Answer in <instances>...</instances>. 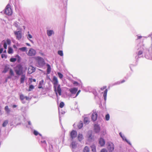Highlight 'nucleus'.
<instances>
[{"label":"nucleus","instance_id":"1","mask_svg":"<svg viewBox=\"0 0 152 152\" xmlns=\"http://www.w3.org/2000/svg\"><path fill=\"white\" fill-rule=\"evenodd\" d=\"M52 82L53 85L54 91L56 92V96H58V93L59 95L61 96V90L60 85L58 84V81L57 77L56 76H54Z\"/></svg>","mask_w":152,"mask_h":152},{"label":"nucleus","instance_id":"2","mask_svg":"<svg viewBox=\"0 0 152 152\" xmlns=\"http://www.w3.org/2000/svg\"><path fill=\"white\" fill-rule=\"evenodd\" d=\"M11 42V40L9 39L3 40L0 44V53H1L3 51L4 53H6L7 45H10Z\"/></svg>","mask_w":152,"mask_h":152},{"label":"nucleus","instance_id":"3","mask_svg":"<svg viewBox=\"0 0 152 152\" xmlns=\"http://www.w3.org/2000/svg\"><path fill=\"white\" fill-rule=\"evenodd\" d=\"M15 71L16 74L18 75H20L23 74V67L21 65L17 66L15 68Z\"/></svg>","mask_w":152,"mask_h":152},{"label":"nucleus","instance_id":"4","mask_svg":"<svg viewBox=\"0 0 152 152\" xmlns=\"http://www.w3.org/2000/svg\"><path fill=\"white\" fill-rule=\"evenodd\" d=\"M10 7V5L8 4L7 6L4 11L5 13L8 15H10L12 13V11Z\"/></svg>","mask_w":152,"mask_h":152},{"label":"nucleus","instance_id":"5","mask_svg":"<svg viewBox=\"0 0 152 152\" xmlns=\"http://www.w3.org/2000/svg\"><path fill=\"white\" fill-rule=\"evenodd\" d=\"M38 66L41 67L43 66L45 64V62L42 58H38L37 59Z\"/></svg>","mask_w":152,"mask_h":152},{"label":"nucleus","instance_id":"6","mask_svg":"<svg viewBox=\"0 0 152 152\" xmlns=\"http://www.w3.org/2000/svg\"><path fill=\"white\" fill-rule=\"evenodd\" d=\"M108 145L107 148L109 152H112L114 149V144L111 142H108L107 143Z\"/></svg>","mask_w":152,"mask_h":152},{"label":"nucleus","instance_id":"7","mask_svg":"<svg viewBox=\"0 0 152 152\" xmlns=\"http://www.w3.org/2000/svg\"><path fill=\"white\" fill-rule=\"evenodd\" d=\"M36 54V51L33 48H30L29 49L27 54L29 56H34Z\"/></svg>","mask_w":152,"mask_h":152},{"label":"nucleus","instance_id":"8","mask_svg":"<svg viewBox=\"0 0 152 152\" xmlns=\"http://www.w3.org/2000/svg\"><path fill=\"white\" fill-rule=\"evenodd\" d=\"M14 33L15 35L16 39L18 40L20 39L22 37L21 32L20 31H15Z\"/></svg>","mask_w":152,"mask_h":152},{"label":"nucleus","instance_id":"9","mask_svg":"<svg viewBox=\"0 0 152 152\" xmlns=\"http://www.w3.org/2000/svg\"><path fill=\"white\" fill-rule=\"evenodd\" d=\"M107 87L106 86H104L103 87L101 88H100L101 90L103 91L104 89H105V90L103 94V96L104 98V100L105 101L106 100V98H107V89H106Z\"/></svg>","mask_w":152,"mask_h":152},{"label":"nucleus","instance_id":"10","mask_svg":"<svg viewBox=\"0 0 152 152\" xmlns=\"http://www.w3.org/2000/svg\"><path fill=\"white\" fill-rule=\"evenodd\" d=\"M100 130V127L99 125L97 124H95L94 125V131L96 133H98L99 132Z\"/></svg>","mask_w":152,"mask_h":152},{"label":"nucleus","instance_id":"11","mask_svg":"<svg viewBox=\"0 0 152 152\" xmlns=\"http://www.w3.org/2000/svg\"><path fill=\"white\" fill-rule=\"evenodd\" d=\"M20 75V82L21 83H24L25 80H26V77L25 74H23Z\"/></svg>","mask_w":152,"mask_h":152},{"label":"nucleus","instance_id":"12","mask_svg":"<svg viewBox=\"0 0 152 152\" xmlns=\"http://www.w3.org/2000/svg\"><path fill=\"white\" fill-rule=\"evenodd\" d=\"M77 135V132L76 131L74 130L72 131L70 134V136L72 139H73L74 138L76 137Z\"/></svg>","mask_w":152,"mask_h":152},{"label":"nucleus","instance_id":"13","mask_svg":"<svg viewBox=\"0 0 152 152\" xmlns=\"http://www.w3.org/2000/svg\"><path fill=\"white\" fill-rule=\"evenodd\" d=\"M97 113L96 112H94L92 113L91 116V119L92 120L94 121H95L97 119Z\"/></svg>","mask_w":152,"mask_h":152},{"label":"nucleus","instance_id":"14","mask_svg":"<svg viewBox=\"0 0 152 152\" xmlns=\"http://www.w3.org/2000/svg\"><path fill=\"white\" fill-rule=\"evenodd\" d=\"M35 70V68L32 66H29L28 68V73L29 74H31L34 72Z\"/></svg>","mask_w":152,"mask_h":152},{"label":"nucleus","instance_id":"15","mask_svg":"<svg viewBox=\"0 0 152 152\" xmlns=\"http://www.w3.org/2000/svg\"><path fill=\"white\" fill-rule=\"evenodd\" d=\"M99 144L101 146L104 145L105 144V141L104 139L102 138H100L99 140Z\"/></svg>","mask_w":152,"mask_h":152},{"label":"nucleus","instance_id":"16","mask_svg":"<svg viewBox=\"0 0 152 152\" xmlns=\"http://www.w3.org/2000/svg\"><path fill=\"white\" fill-rule=\"evenodd\" d=\"M69 91L72 94H75L78 90V88L76 87L70 88Z\"/></svg>","mask_w":152,"mask_h":152},{"label":"nucleus","instance_id":"17","mask_svg":"<svg viewBox=\"0 0 152 152\" xmlns=\"http://www.w3.org/2000/svg\"><path fill=\"white\" fill-rule=\"evenodd\" d=\"M47 34L49 37H50L52 34H54V33L53 30H48L47 31Z\"/></svg>","mask_w":152,"mask_h":152},{"label":"nucleus","instance_id":"18","mask_svg":"<svg viewBox=\"0 0 152 152\" xmlns=\"http://www.w3.org/2000/svg\"><path fill=\"white\" fill-rule=\"evenodd\" d=\"M27 39L32 43H34L33 41L32 40L30 39H32V36L29 33V32H28V34L27 35Z\"/></svg>","mask_w":152,"mask_h":152},{"label":"nucleus","instance_id":"19","mask_svg":"<svg viewBox=\"0 0 152 152\" xmlns=\"http://www.w3.org/2000/svg\"><path fill=\"white\" fill-rule=\"evenodd\" d=\"M77 139L80 142L82 141L83 139V134H79L77 136Z\"/></svg>","mask_w":152,"mask_h":152},{"label":"nucleus","instance_id":"20","mask_svg":"<svg viewBox=\"0 0 152 152\" xmlns=\"http://www.w3.org/2000/svg\"><path fill=\"white\" fill-rule=\"evenodd\" d=\"M44 80H42L41 81H40V82L39 83L38 87V88H43L42 86L44 84Z\"/></svg>","mask_w":152,"mask_h":152},{"label":"nucleus","instance_id":"21","mask_svg":"<svg viewBox=\"0 0 152 152\" xmlns=\"http://www.w3.org/2000/svg\"><path fill=\"white\" fill-rule=\"evenodd\" d=\"M47 72L48 74H49L51 71V68L50 65L48 64H47Z\"/></svg>","mask_w":152,"mask_h":152},{"label":"nucleus","instance_id":"22","mask_svg":"<svg viewBox=\"0 0 152 152\" xmlns=\"http://www.w3.org/2000/svg\"><path fill=\"white\" fill-rule=\"evenodd\" d=\"M8 53L9 54H12L13 53V49L10 47H8Z\"/></svg>","mask_w":152,"mask_h":152},{"label":"nucleus","instance_id":"23","mask_svg":"<svg viewBox=\"0 0 152 152\" xmlns=\"http://www.w3.org/2000/svg\"><path fill=\"white\" fill-rule=\"evenodd\" d=\"M91 150L93 152H96V147L94 145H93L91 146Z\"/></svg>","mask_w":152,"mask_h":152},{"label":"nucleus","instance_id":"24","mask_svg":"<svg viewBox=\"0 0 152 152\" xmlns=\"http://www.w3.org/2000/svg\"><path fill=\"white\" fill-rule=\"evenodd\" d=\"M90 149L87 146H85L83 150V152H89Z\"/></svg>","mask_w":152,"mask_h":152},{"label":"nucleus","instance_id":"25","mask_svg":"<svg viewBox=\"0 0 152 152\" xmlns=\"http://www.w3.org/2000/svg\"><path fill=\"white\" fill-rule=\"evenodd\" d=\"M27 48L26 47H23L21 48H19V50L22 52H27Z\"/></svg>","mask_w":152,"mask_h":152},{"label":"nucleus","instance_id":"26","mask_svg":"<svg viewBox=\"0 0 152 152\" xmlns=\"http://www.w3.org/2000/svg\"><path fill=\"white\" fill-rule=\"evenodd\" d=\"M83 126V124L82 121H81L80 122V123L78 124L77 125V126L78 128L79 129H80L82 128Z\"/></svg>","mask_w":152,"mask_h":152},{"label":"nucleus","instance_id":"27","mask_svg":"<svg viewBox=\"0 0 152 152\" xmlns=\"http://www.w3.org/2000/svg\"><path fill=\"white\" fill-rule=\"evenodd\" d=\"M9 69V68L8 66H5L4 70L2 71V72L4 73H6L8 71Z\"/></svg>","mask_w":152,"mask_h":152},{"label":"nucleus","instance_id":"28","mask_svg":"<svg viewBox=\"0 0 152 152\" xmlns=\"http://www.w3.org/2000/svg\"><path fill=\"white\" fill-rule=\"evenodd\" d=\"M89 122V119L87 117H85L84 118V122L85 124H88Z\"/></svg>","mask_w":152,"mask_h":152},{"label":"nucleus","instance_id":"29","mask_svg":"<svg viewBox=\"0 0 152 152\" xmlns=\"http://www.w3.org/2000/svg\"><path fill=\"white\" fill-rule=\"evenodd\" d=\"M4 109L7 113H9L10 111L8 106H6L5 107Z\"/></svg>","mask_w":152,"mask_h":152},{"label":"nucleus","instance_id":"30","mask_svg":"<svg viewBox=\"0 0 152 152\" xmlns=\"http://www.w3.org/2000/svg\"><path fill=\"white\" fill-rule=\"evenodd\" d=\"M88 138V140L89 141H91L93 140V137H92V134L91 133L89 134Z\"/></svg>","mask_w":152,"mask_h":152},{"label":"nucleus","instance_id":"31","mask_svg":"<svg viewBox=\"0 0 152 152\" xmlns=\"http://www.w3.org/2000/svg\"><path fill=\"white\" fill-rule=\"evenodd\" d=\"M72 146L73 148H74L76 147L77 143L75 142H73L72 143Z\"/></svg>","mask_w":152,"mask_h":152},{"label":"nucleus","instance_id":"32","mask_svg":"<svg viewBox=\"0 0 152 152\" xmlns=\"http://www.w3.org/2000/svg\"><path fill=\"white\" fill-rule=\"evenodd\" d=\"M34 86L32 85H30V86H29V89L28 91H31L32 90L34 89Z\"/></svg>","mask_w":152,"mask_h":152},{"label":"nucleus","instance_id":"33","mask_svg":"<svg viewBox=\"0 0 152 152\" xmlns=\"http://www.w3.org/2000/svg\"><path fill=\"white\" fill-rule=\"evenodd\" d=\"M41 142L43 144V146L45 147H46L47 145L46 142L45 140H43L41 141Z\"/></svg>","mask_w":152,"mask_h":152},{"label":"nucleus","instance_id":"34","mask_svg":"<svg viewBox=\"0 0 152 152\" xmlns=\"http://www.w3.org/2000/svg\"><path fill=\"white\" fill-rule=\"evenodd\" d=\"M10 74L11 76H14V74L13 71L12 69H10Z\"/></svg>","mask_w":152,"mask_h":152},{"label":"nucleus","instance_id":"35","mask_svg":"<svg viewBox=\"0 0 152 152\" xmlns=\"http://www.w3.org/2000/svg\"><path fill=\"white\" fill-rule=\"evenodd\" d=\"M19 23L17 22H15L13 24V25L16 27L17 28H19Z\"/></svg>","mask_w":152,"mask_h":152},{"label":"nucleus","instance_id":"36","mask_svg":"<svg viewBox=\"0 0 152 152\" xmlns=\"http://www.w3.org/2000/svg\"><path fill=\"white\" fill-rule=\"evenodd\" d=\"M8 121H7V120L5 121L2 124L3 126L4 127L5 126L7 125V124H8Z\"/></svg>","mask_w":152,"mask_h":152},{"label":"nucleus","instance_id":"37","mask_svg":"<svg viewBox=\"0 0 152 152\" xmlns=\"http://www.w3.org/2000/svg\"><path fill=\"white\" fill-rule=\"evenodd\" d=\"M20 99L21 100H23L25 99V96L23 94H21L20 95Z\"/></svg>","mask_w":152,"mask_h":152},{"label":"nucleus","instance_id":"38","mask_svg":"<svg viewBox=\"0 0 152 152\" xmlns=\"http://www.w3.org/2000/svg\"><path fill=\"white\" fill-rule=\"evenodd\" d=\"M110 116L109 114H108L105 115V119L106 121H108L109 120Z\"/></svg>","mask_w":152,"mask_h":152},{"label":"nucleus","instance_id":"39","mask_svg":"<svg viewBox=\"0 0 152 152\" xmlns=\"http://www.w3.org/2000/svg\"><path fill=\"white\" fill-rule=\"evenodd\" d=\"M58 77H59L60 78V79H61L63 78V75L61 74V73L60 72H58Z\"/></svg>","mask_w":152,"mask_h":152},{"label":"nucleus","instance_id":"40","mask_svg":"<svg viewBox=\"0 0 152 152\" xmlns=\"http://www.w3.org/2000/svg\"><path fill=\"white\" fill-rule=\"evenodd\" d=\"M58 54L61 56H63V51L61 50H59L58 51Z\"/></svg>","mask_w":152,"mask_h":152},{"label":"nucleus","instance_id":"41","mask_svg":"<svg viewBox=\"0 0 152 152\" xmlns=\"http://www.w3.org/2000/svg\"><path fill=\"white\" fill-rule=\"evenodd\" d=\"M64 103L63 102H61L60 103L59 106L61 108H62L64 107Z\"/></svg>","mask_w":152,"mask_h":152},{"label":"nucleus","instance_id":"42","mask_svg":"<svg viewBox=\"0 0 152 152\" xmlns=\"http://www.w3.org/2000/svg\"><path fill=\"white\" fill-rule=\"evenodd\" d=\"M16 60V58H12L10 59V61L12 62H13L15 61Z\"/></svg>","mask_w":152,"mask_h":152},{"label":"nucleus","instance_id":"43","mask_svg":"<svg viewBox=\"0 0 152 152\" xmlns=\"http://www.w3.org/2000/svg\"><path fill=\"white\" fill-rule=\"evenodd\" d=\"M29 80H30L31 83H32V81L34 82H35L36 81V80L35 79H33L32 78H29Z\"/></svg>","mask_w":152,"mask_h":152},{"label":"nucleus","instance_id":"44","mask_svg":"<svg viewBox=\"0 0 152 152\" xmlns=\"http://www.w3.org/2000/svg\"><path fill=\"white\" fill-rule=\"evenodd\" d=\"M34 134L36 136L37 135L39 134V133L37 131L34 130Z\"/></svg>","mask_w":152,"mask_h":152},{"label":"nucleus","instance_id":"45","mask_svg":"<svg viewBox=\"0 0 152 152\" xmlns=\"http://www.w3.org/2000/svg\"><path fill=\"white\" fill-rule=\"evenodd\" d=\"M100 152H107V151L106 149L103 148L101 150Z\"/></svg>","mask_w":152,"mask_h":152},{"label":"nucleus","instance_id":"46","mask_svg":"<svg viewBox=\"0 0 152 152\" xmlns=\"http://www.w3.org/2000/svg\"><path fill=\"white\" fill-rule=\"evenodd\" d=\"M81 91L80 90H79L77 92V93L76 94V96H75V97H76L78 95V94H79L80 93V92Z\"/></svg>","mask_w":152,"mask_h":152},{"label":"nucleus","instance_id":"47","mask_svg":"<svg viewBox=\"0 0 152 152\" xmlns=\"http://www.w3.org/2000/svg\"><path fill=\"white\" fill-rule=\"evenodd\" d=\"M142 53V51H140L138 52V54L139 55H141Z\"/></svg>","mask_w":152,"mask_h":152},{"label":"nucleus","instance_id":"48","mask_svg":"<svg viewBox=\"0 0 152 152\" xmlns=\"http://www.w3.org/2000/svg\"><path fill=\"white\" fill-rule=\"evenodd\" d=\"M25 99L27 100H28L30 99V98H29V97L27 96H25Z\"/></svg>","mask_w":152,"mask_h":152},{"label":"nucleus","instance_id":"49","mask_svg":"<svg viewBox=\"0 0 152 152\" xmlns=\"http://www.w3.org/2000/svg\"><path fill=\"white\" fill-rule=\"evenodd\" d=\"M13 47L14 48H15V49H17V46H16V45H13Z\"/></svg>","mask_w":152,"mask_h":152},{"label":"nucleus","instance_id":"50","mask_svg":"<svg viewBox=\"0 0 152 152\" xmlns=\"http://www.w3.org/2000/svg\"><path fill=\"white\" fill-rule=\"evenodd\" d=\"M73 84H78V83L76 81L74 82Z\"/></svg>","mask_w":152,"mask_h":152},{"label":"nucleus","instance_id":"51","mask_svg":"<svg viewBox=\"0 0 152 152\" xmlns=\"http://www.w3.org/2000/svg\"><path fill=\"white\" fill-rule=\"evenodd\" d=\"M1 57H6V56H5V55L4 54H2L1 55Z\"/></svg>","mask_w":152,"mask_h":152},{"label":"nucleus","instance_id":"52","mask_svg":"<svg viewBox=\"0 0 152 152\" xmlns=\"http://www.w3.org/2000/svg\"><path fill=\"white\" fill-rule=\"evenodd\" d=\"M142 37L141 36H138L137 39H140V38H141Z\"/></svg>","mask_w":152,"mask_h":152},{"label":"nucleus","instance_id":"53","mask_svg":"<svg viewBox=\"0 0 152 152\" xmlns=\"http://www.w3.org/2000/svg\"><path fill=\"white\" fill-rule=\"evenodd\" d=\"M26 44L28 46H31V45H30V44H29V43H26Z\"/></svg>","mask_w":152,"mask_h":152},{"label":"nucleus","instance_id":"54","mask_svg":"<svg viewBox=\"0 0 152 152\" xmlns=\"http://www.w3.org/2000/svg\"><path fill=\"white\" fill-rule=\"evenodd\" d=\"M126 142L128 143H129V145H131V143H130V142L129 141H128L127 140H126Z\"/></svg>","mask_w":152,"mask_h":152},{"label":"nucleus","instance_id":"55","mask_svg":"<svg viewBox=\"0 0 152 152\" xmlns=\"http://www.w3.org/2000/svg\"><path fill=\"white\" fill-rule=\"evenodd\" d=\"M17 107V105H13L12 106V107L13 108H15V107Z\"/></svg>","mask_w":152,"mask_h":152},{"label":"nucleus","instance_id":"56","mask_svg":"<svg viewBox=\"0 0 152 152\" xmlns=\"http://www.w3.org/2000/svg\"><path fill=\"white\" fill-rule=\"evenodd\" d=\"M125 81L124 80H122V81H121V83H124V82H125Z\"/></svg>","mask_w":152,"mask_h":152},{"label":"nucleus","instance_id":"57","mask_svg":"<svg viewBox=\"0 0 152 152\" xmlns=\"http://www.w3.org/2000/svg\"><path fill=\"white\" fill-rule=\"evenodd\" d=\"M28 124L29 125H31V122L30 121H28Z\"/></svg>","mask_w":152,"mask_h":152},{"label":"nucleus","instance_id":"58","mask_svg":"<svg viewBox=\"0 0 152 152\" xmlns=\"http://www.w3.org/2000/svg\"><path fill=\"white\" fill-rule=\"evenodd\" d=\"M119 134H120V135L122 137V135H121V133H119Z\"/></svg>","mask_w":152,"mask_h":152},{"label":"nucleus","instance_id":"59","mask_svg":"<svg viewBox=\"0 0 152 152\" xmlns=\"http://www.w3.org/2000/svg\"><path fill=\"white\" fill-rule=\"evenodd\" d=\"M40 136H42V135L41 134H39Z\"/></svg>","mask_w":152,"mask_h":152},{"label":"nucleus","instance_id":"60","mask_svg":"<svg viewBox=\"0 0 152 152\" xmlns=\"http://www.w3.org/2000/svg\"><path fill=\"white\" fill-rule=\"evenodd\" d=\"M16 57H19V56H17Z\"/></svg>","mask_w":152,"mask_h":152},{"label":"nucleus","instance_id":"61","mask_svg":"<svg viewBox=\"0 0 152 152\" xmlns=\"http://www.w3.org/2000/svg\"><path fill=\"white\" fill-rule=\"evenodd\" d=\"M8 78H10V77H8Z\"/></svg>","mask_w":152,"mask_h":152},{"label":"nucleus","instance_id":"62","mask_svg":"<svg viewBox=\"0 0 152 152\" xmlns=\"http://www.w3.org/2000/svg\"><path fill=\"white\" fill-rule=\"evenodd\" d=\"M23 27L24 28V27H25V26H23Z\"/></svg>","mask_w":152,"mask_h":152}]
</instances>
